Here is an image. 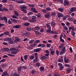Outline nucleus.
I'll list each match as a JSON object with an SVG mask.
<instances>
[{
  "instance_id": "23",
  "label": "nucleus",
  "mask_w": 76,
  "mask_h": 76,
  "mask_svg": "<svg viewBox=\"0 0 76 76\" xmlns=\"http://www.w3.org/2000/svg\"><path fill=\"white\" fill-rule=\"evenodd\" d=\"M51 26H56V23L54 20H52L51 23Z\"/></svg>"
},
{
  "instance_id": "24",
  "label": "nucleus",
  "mask_w": 76,
  "mask_h": 76,
  "mask_svg": "<svg viewBox=\"0 0 76 76\" xmlns=\"http://www.w3.org/2000/svg\"><path fill=\"white\" fill-rule=\"evenodd\" d=\"M46 26L47 28H48V29H51V26L50 24V23H47L46 24Z\"/></svg>"
},
{
  "instance_id": "33",
  "label": "nucleus",
  "mask_w": 76,
  "mask_h": 76,
  "mask_svg": "<svg viewBox=\"0 0 76 76\" xmlns=\"http://www.w3.org/2000/svg\"><path fill=\"white\" fill-rule=\"evenodd\" d=\"M28 6L29 7H35V5H34V4H28Z\"/></svg>"
},
{
  "instance_id": "13",
  "label": "nucleus",
  "mask_w": 76,
  "mask_h": 76,
  "mask_svg": "<svg viewBox=\"0 0 76 76\" xmlns=\"http://www.w3.org/2000/svg\"><path fill=\"white\" fill-rule=\"evenodd\" d=\"M10 19L11 21H12V22L14 23H18V20H17L13 19L12 18H10Z\"/></svg>"
},
{
  "instance_id": "22",
  "label": "nucleus",
  "mask_w": 76,
  "mask_h": 76,
  "mask_svg": "<svg viewBox=\"0 0 76 76\" xmlns=\"http://www.w3.org/2000/svg\"><path fill=\"white\" fill-rule=\"evenodd\" d=\"M8 42L9 44H15V42L11 40L10 39L9 40Z\"/></svg>"
},
{
  "instance_id": "56",
  "label": "nucleus",
  "mask_w": 76,
  "mask_h": 76,
  "mask_svg": "<svg viewBox=\"0 0 76 76\" xmlns=\"http://www.w3.org/2000/svg\"><path fill=\"white\" fill-rule=\"evenodd\" d=\"M65 67H71L70 65L67 64H65Z\"/></svg>"
},
{
  "instance_id": "50",
  "label": "nucleus",
  "mask_w": 76,
  "mask_h": 76,
  "mask_svg": "<svg viewBox=\"0 0 76 76\" xmlns=\"http://www.w3.org/2000/svg\"><path fill=\"white\" fill-rule=\"evenodd\" d=\"M56 53L57 56H58V55L60 54L59 53V51H58V50H56Z\"/></svg>"
},
{
  "instance_id": "6",
  "label": "nucleus",
  "mask_w": 76,
  "mask_h": 76,
  "mask_svg": "<svg viewBox=\"0 0 76 76\" xmlns=\"http://www.w3.org/2000/svg\"><path fill=\"white\" fill-rule=\"evenodd\" d=\"M20 8L21 10L23 11V12H25L26 11V6L25 5H22L20 7Z\"/></svg>"
},
{
  "instance_id": "9",
  "label": "nucleus",
  "mask_w": 76,
  "mask_h": 76,
  "mask_svg": "<svg viewBox=\"0 0 76 76\" xmlns=\"http://www.w3.org/2000/svg\"><path fill=\"white\" fill-rule=\"evenodd\" d=\"M9 49L8 48H2L1 49V51L3 53V52H6V51H9Z\"/></svg>"
},
{
  "instance_id": "62",
  "label": "nucleus",
  "mask_w": 76,
  "mask_h": 76,
  "mask_svg": "<svg viewBox=\"0 0 76 76\" xmlns=\"http://www.w3.org/2000/svg\"><path fill=\"white\" fill-rule=\"evenodd\" d=\"M44 29L43 28H42L40 30V32L42 33L44 32Z\"/></svg>"
},
{
  "instance_id": "1",
  "label": "nucleus",
  "mask_w": 76,
  "mask_h": 76,
  "mask_svg": "<svg viewBox=\"0 0 76 76\" xmlns=\"http://www.w3.org/2000/svg\"><path fill=\"white\" fill-rule=\"evenodd\" d=\"M34 58H35L33 60L34 63H37L39 61V59L38 58V54L37 53H35L33 54Z\"/></svg>"
},
{
  "instance_id": "32",
  "label": "nucleus",
  "mask_w": 76,
  "mask_h": 76,
  "mask_svg": "<svg viewBox=\"0 0 76 76\" xmlns=\"http://www.w3.org/2000/svg\"><path fill=\"white\" fill-rule=\"evenodd\" d=\"M28 35V33H24V32L22 34V36L24 37L25 36H27Z\"/></svg>"
},
{
  "instance_id": "17",
  "label": "nucleus",
  "mask_w": 76,
  "mask_h": 76,
  "mask_svg": "<svg viewBox=\"0 0 76 76\" xmlns=\"http://www.w3.org/2000/svg\"><path fill=\"white\" fill-rule=\"evenodd\" d=\"M22 66H20L18 67V74H20V72H21V71L22 70Z\"/></svg>"
},
{
  "instance_id": "64",
  "label": "nucleus",
  "mask_w": 76,
  "mask_h": 76,
  "mask_svg": "<svg viewBox=\"0 0 76 76\" xmlns=\"http://www.w3.org/2000/svg\"><path fill=\"white\" fill-rule=\"evenodd\" d=\"M56 12H52L51 15H52L53 16L56 15Z\"/></svg>"
},
{
  "instance_id": "39",
  "label": "nucleus",
  "mask_w": 76,
  "mask_h": 76,
  "mask_svg": "<svg viewBox=\"0 0 76 76\" xmlns=\"http://www.w3.org/2000/svg\"><path fill=\"white\" fill-rule=\"evenodd\" d=\"M29 58H30V60H33L34 59V57L33 55V56H30L29 57Z\"/></svg>"
},
{
  "instance_id": "16",
  "label": "nucleus",
  "mask_w": 76,
  "mask_h": 76,
  "mask_svg": "<svg viewBox=\"0 0 76 76\" xmlns=\"http://www.w3.org/2000/svg\"><path fill=\"white\" fill-rule=\"evenodd\" d=\"M58 65L60 67L59 68L60 70H62L64 67V66L62 64L58 63Z\"/></svg>"
},
{
  "instance_id": "61",
  "label": "nucleus",
  "mask_w": 76,
  "mask_h": 76,
  "mask_svg": "<svg viewBox=\"0 0 76 76\" xmlns=\"http://www.w3.org/2000/svg\"><path fill=\"white\" fill-rule=\"evenodd\" d=\"M57 37H58V36H57V35H55L54 36H53V38L54 39H56V38H57Z\"/></svg>"
},
{
  "instance_id": "63",
  "label": "nucleus",
  "mask_w": 76,
  "mask_h": 76,
  "mask_svg": "<svg viewBox=\"0 0 76 76\" xmlns=\"http://www.w3.org/2000/svg\"><path fill=\"white\" fill-rule=\"evenodd\" d=\"M64 30H68V28L66 26H65L64 27Z\"/></svg>"
},
{
  "instance_id": "58",
  "label": "nucleus",
  "mask_w": 76,
  "mask_h": 76,
  "mask_svg": "<svg viewBox=\"0 0 76 76\" xmlns=\"http://www.w3.org/2000/svg\"><path fill=\"white\" fill-rule=\"evenodd\" d=\"M42 11L43 13H46L47 12V10H41Z\"/></svg>"
},
{
  "instance_id": "10",
  "label": "nucleus",
  "mask_w": 76,
  "mask_h": 76,
  "mask_svg": "<svg viewBox=\"0 0 76 76\" xmlns=\"http://www.w3.org/2000/svg\"><path fill=\"white\" fill-rule=\"evenodd\" d=\"M42 50V49L41 48H39L34 49V51L35 53L40 52V51Z\"/></svg>"
},
{
  "instance_id": "55",
  "label": "nucleus",
  "mask_w": 76,
  "mask_h": 76,
  "mask_svg": "<svg viewBox=\"0 0 76 76\" xmlns=\"http://www.w3.org/2000/svg\"><path fill=\"white\" fill-rule=\"evenodd\" d=\"M7 65H8V64H2V66L3 67H5V66H7Z\"/></svg>"
},
{
  "instance_id": "45",
  "label": "nucleus",
  "mask_w": 76,
  "mask_h": 76,
  "mask_svg": "<svg viewBox=\"0 0 76 76\" xmlns=\"http://www.w3.org/2000/svg\"><path fill=\"white\" fill-rule=\"evenodd\" d=\"M12 18H13V19H18V18L17 17L16 15H13L12 16Z\"/></svg>"
},
{
  "instance_id": "3",
  "label": "nucleus",
  "mask_w": 76,
  "mask_h": 76,
  "mask_svg": "<svg viewBox=\"0 0 76 76\" xmlns=\"http://www.w3.org/2000/svg\"><path fill=\"white\" fill-rule=\"evenodd\" d=\"M66 52V48L65 47L62 49L61 51H60V55L62 56L63 54H64Z\"/></svg>"
},
{
  "instance_id": "37",
  "label": "nucleus",
  "mask_w": 76,
  "mask_h": 76,
  "mask_svg": "<svg viewBox=\"0 0 76 76\" xmlns=\"http://www.w3.org/2000/svg\"><path fill=\"white\" fill-rule=\"evenodd\" d=\"M34 42V40L32 39L29 41V44H33Z\"/></svg>"
},
{
  "instance_id": "29",
  "label": "nucleus",
  "mask_w": 76,
  "mask_h": 76,
  "mask_svg": "<svg viewBox=\"0 0 76 76\" xmlns=\"http://www.w3.org/2000/svg\"><path fill=\"white\" fill-rule=\"evenodd\" d=\"M58 62H60V63H63V59L61 58H59L58 60Z\"/></svg>"
},
{
  "instance_id": "27",
  "label": "nucleus",
  "mask_w": 76,
  "mask_h": 76,
  "mask_svg": "<svg viewBox=\"0 0 76 76\" xmlns=\"http://www.w3.org/2000/svg\"><path fill=\"white\" fill-rule=\"evenodd\" d=\"M46 58L47 57L45 56H41V59L43 60H45Z\"/></svg>"
},
{
  "instance_id": "28",
  "label": "nucleus",
  "mask_w": 76,
  "mask_h": 76,
  "mask_svg": "<svg viewBox=\"0 0 76 76\" xmlns=\"http://www.w3.org/2000/svg\"><path fill=\"white\" fill-rule=\"evenodd\" d=\"M51 28H48V29L46 30V33H49V34H51Z\"/></svg>"
},
{
  "instance_id": "34",
  "label": "nucleus",
  "mask_w": 76,
  "mask_h": 76,
  "mask_svg": "<svg viewBox=\"0 0 76 76\" xmlns=\"http://www.w3.org/2000/svg\"><path fill=\"white\" fill-rule=\"evenodd\" d=\"M14 14L16 15V16H19V13L16 11H14Z\"/></svg>"
},
{
  "instance_id": "51",
  "label": "nucleus",
  "mask_w": 76,
  "mask_h": 76,
  "mask_svg": "<svg viewBox=\"0 0 76 76\" xmlns=\"http://www.w3.org/2000/svg\"><path fill=\"white\" fill-rule=\"evenodd\" d=\"M8 23L9 25H11L12 23V22L10 20H9L8 21Z\"/></svg>"
},
{
  "instance_id": "57",
  "label": "nucleus",
  "mask_w": 76,
  "mask_h": 76,
  "mask_svg": "<svg viewBox=\"0 0 76 76\" xmlns=\"http://www.w3.org/2000/svg\"><path fill=\"white\" fill-rule=\"evenodd\" d=\"M28 22H30V23H32V22H34L33 20H32L31 19H28Z\"/></svg>"
},
{
  "instance_id": "14",
  "label": "nucleus",
  "mask_w": 76,
  "mask_h": 76,
  "mask_svg": "<svg viewBox=\"0 0 76 76\" xmlns=\"http://www.w3.org/2000/svg\"><path fill=\"white\" fill-rule=\"evenodd\" d=\"M16 1L18 4H22L23 3H26V2L22 0H17Z\"/></svg>"
},
{
  "instance_id": "44",
  "label": "nucleus",
  "mask_w": 76,
  "mask_h": 76,
  "mask_svg": "<svg viewBox=\"0 0 76 76\" xmlns=\"http://www.w3.org/2000/svg\"><path fill=\"white\" fill-rule=\"evenodd\" d=\"M36 18H37V17L33 15L32 17V19L34 20H35V19H36Z\"/></svg>"
},
{
  "instance_id": "20",
  "label": "nucleus",
  "mask_w": 76,
  "mask_h": 76,
  "mask_svg": "<svg viewBox=\"0 0 76 76\" xmlns=\"http://www.w3.org/2000/svg\"><path fill=\"white\" fill-rule=\"evenodd\" d=\"M30 25V23L28 22H25L23 23V26H29Z\"/></svg>"
},
{
  "instance_id": "31",
  "label": "nucleus",
  "mask_w": 76,
  "mask_h": 76,
  "mask_svg": "<svg viewBox=\"0 0 76 76\" xmlns=\"http://www.w3.org/2000/svg\"><path fill=\"white\" fill-rule=\"evenodd\" d=\"M50 15L49 13H48L45 15V18H48L49 17H50Z\"/></svg>"
},
{
  "instance_id": "30",
  "label": "nucleus",
  "mask_w": 76,
  "mask_h": 76,
  "mask_svg": "<svg viewBox=\"0 0 76 76\" xmlns=\"http://www.w3.org/2000/svg\"><path fill=\"white\" fill-rule=\"evenodd\" d=\"M21 28V25H16L15 26L16 29H19Z\"/></svg>"
},
{
  "instance_id": "26",
  "label": "nucleus",
  "mask_w": 76,
  "mask_h": 76,
  "mask_svg": "<svg viewBox=\"0 0 76 76\" xmlns=\"http://www.w3.org/2000/svg\"><path fill=\"white\" fill-rule=\"evenodd\" d=\"M26 29L27 31H31L32 29L31 27L29 26V27H27L26 28Z\"/></svg>"
},
{
  "instance_id": "7",
  "label": "nucleus",
  "mask_w": 76,
  "mask_h": 76,
  "mask_svg": "<svg viewBox=\"0 0 76 76\" xmlns=\"http://www.w3.org/2000/svg\"><path fill=\"white\" fill-rule=\"evenodd\" d=\"M75 11H76V7H73L70 9V11H69V13H72V12H75Z\"/></svg>"
},
{
  "instance_id": "8",
  "label": "nucleus",
  "mask_w": 76,
  "mask_h": 76,
  "mask_svg": "<svg viewBox=\"0 0 76 76\" xmlns=\"http://www.w3.org/2000/svg\"><path fill=\"white\" fill-rule=\"evenodd\" d=\"M15 40L14 41L15 43H17L18 42H19L20 41V39L18 37H15Z\"/></svg>"
},
{
  "instance_id": "36",
  "label": "nucleus",
  "mask_w": 76,
  "mask_h": 76,
  "mask_svg": "<svg viewBox=\"0 0 76 76\" xmlns=\"http://www.w3.org/2000/svg\"><path fill=\"white\" fill-rule=\"evenodd\" d=\"M71 32L72 35L73 36L75 35V31H71Z\"/></svg>"
},
{
  "instance_id": "53",
  "label": "nucleus",
  "mask_w": 76,
  "mask_h": 76,
  "mask_svg": "<svg viewBox=\"0 0 76 76\" xmlns=\"http://www.w3.org/2000/svg\"><path fill=\"white\" fill-rule=\"evenodd\" d=\"M36 66L37 67H39V66H40V64L38 62L36 64Z\"/></svg>"
},
{
  "instance_id": "59",
  "label": "nucleus",
  "mask_w": 76,
  "mask_h": 76,
  "mask_svg": "<svg viewBox=\"0 0 76 76\" xmlns=\"http://www.w3.org/2000/svg\"><path fill=\"white\" fill-rule=\"evenodd\" d=\"M72 31H75V27L73 26H72Z\"/></svg>"
},
{
  "instance_id": "48",
  "label": "nucleus",
  "mask_w": 76,
  "mask_h": 76,
  "mask_svg": "<svg viewBox=\"0 0 76 76\" xmlns=\"http://www.w3.org/2000/svg\"><path fill=\"white\" fill-rule=\"evenodd\" d=\"M31 73L33 75H35L37 73L36 72H35L34 70H33L31 71Z\"/></svg>"
},
{
  "instance_id": "40",
  "label": "nucleus",
  "mask_w": 76,
  "mask_h": 76,
  "mask_svg": "<svg viewBox=\"0 0 76 76\" xmlns=\"http://www.w3.org/2000/svg\"><path fill=\"white\" fill-rule=\"evenodd\" d=\"M8 34H9V32L8 31H5L4 33V34L5 35H7Z\"/></svg>"
},
{
  "instance_id": "41",
  "label": "nucleus",
  "mask_w": 76,
  "mask_h": 76,
  "mask_svg": "<svg viewBox=\"0 0 76 76\" xmlns=\"http://www.w3.org/2000/svg\"><path fill=\"white\" fill-rule=\"evenodd\" d=\"M28 56L27 55H26L24 56V59L25 60H26L28 59Z\"/></svg>"
},
{
  "instance_id": "49",
  "label": "nucleus",
  "mask_w": 76,
  "mask_h": 76,
  "mask_svg": "<svg viewBox=\"0 0 76 76\" xmlns=\"http://www.w3.org/2000/svg\"><path fill=\"white\" fill-rule=\"evenodd\" d=\"M34 42L35 43V44H38V43H39V42H40V40H36Z\"/></svg>"
},
{
  "instance_id": "47",
  "label": "nucleus",
  "mask_w": 76,
  "mask_h": 76,
  "mask_svg": "<svg viewBox=\"0 0 76 76\" xmlns=\"http://www.w3.org/2000/svg\"><path fill=\"white\" fill-rule=\"evenodd\" d=\"M34 32H35V34L36 35H39V33H40L39 32H38V31H36V30L34 31Z\"/></svg>"
},
{
  "instance_id": "38",
  "label": "nucleus",
  "mask_w": 76,
  "mask_h": 76,
  "mask_svg": "<svg viewBox=\"0 0 76 76\" xmlns=\"http://www.w3.org/2000/svg\"><path fill=\"white\" fill-rule=\"evenodd\" d=\"M58 10L61 12H63L64 11V10L63 8H59L58 9Z\"/></svg>"
},
{
  "instance_id": "21",
  "label": "nucleus",
  "mask_w": 76,
  "mask_h": 76,
  "mask_svg": "<svg viewBox=\"0 0 76 76\" xmlns=\"http://www.w3.org/2000/svg\"><path fill=\"white\" fill-rule=\"evenodd\" d=\"M63 34L60 35V39L61 42H62L64 43V40L62 39V37H63Z\"/></svg>"
},
{
  "instance_id": "43",
  "label": "nucleus",
  "mask_w": 76,
  "mask_h": 76,
  "mask_svg": "<svg viewBox=\"0 0 76 76\" xmlns=\"http://www.w3.org/2000/svg\"><path fill=\"white\" fill-rule=\"evenodd\" d=\"M9 10L7 8H2V12H4V11H8Z\"/></svg>"
},
{
  "instance_id": "5",
  "label": "nucleus",
  "mask_w": 76,
  "mask_h": 76,
  "mask_svg": "<svg viewBox=\"0 0 76 76\" xmlns=\"http://www.w3.org/2000/svg\"><path fill=\"white\" fill-rule=\"evenodd\" d=\"M0 20H1V21H3V20H4L6 23H7V19L6 18V17L0 18Z\"/></svg>"
},
{
  "instance_id": "4",
  "label": "nucleus",
  "mask_w": 76,
  "mask_h": 76,
  "mask_svg": "<svg viewBox=\"0 0 76 76\" xmlns=\"http://www.w3.org/2000/svg\"><path fill=\"white\" fill-rule=\"evenodd\" d=\"M50 54L52 56H53L55 54V51L53 49V47H51L50 49Z\"/></svg>"
},
{
  "instance_id": "19",
  "label": "nucleus",
  "mask_w": 76,
  "mask_h": 76,
  "mask_svg": "<svg viewBox=\"0 0 76 76\" xmlns=\"http://www.w3.org/2000/svg\"><path fill=\"white\" fill-rule=\"evenodd\" d=\"M40 70L42 73H44V68L43 66H41L39 68Z\"/></svg>"
},
{
  "instance_id": "12",
  "label": "nucleus",
  "mask_w": 76,
  "mask_h": 76,
  "mask_svg": "<svg viewBox=\"0 0 76 76\" xmlns=\"http://www.w3.org/2000/svg\"><path fill=\"white\" fill-rule=\"evenodd\" d=\"M64 6H68L70 4V3L68 1H67V0H65L64 1Z\"/></svg>"
},
{
  "instance_id": "2",
  "label": "nucleus",
  "mask_w": 76,
  "mask_h": 76,
  "mask_svg": "<svg viewBox=\"0 0 76 76\" xmlns=\"http://www.w3.org/2000/svg\"><path fill=\"white\" fill-rule=\"evenodd\" d=\"M10 50L11 51H13L12 52V54H17L18 52H19V49H16L15 48H10Z\"/></svg>"
},
{
  "instance_id": "15",
  "label": "nucleus",
  "mask_w": 76,
  "mask_h": 76,
  "mask_svg": "<svg viewBox=\"0 0 76 76\" xmlns=\"http://www.w3.org/2000/svg\"><path fill=\"white\" fill-rule=\"evenodd\" d=\"M67 57L66 56H64V60L65 63H69V60L67 59Z\"/></svg>"
},
{
  "instance_id": "25",
  "label": "nucleus",
  "mask_w": 76,
  "mask_h": 76,
  "mask_svg": "<svg viewBox=\"0 0 76 76\" xmlns=\"http://www.w3.org/2000/svg\"><path fill=\"white\" fill-rule=\"evenodd\" d=\"M10 39V38L9 37H7L6 38H5L4 39V41H8Z\"/></svg>"
},
{
  "instance_id": "18",
  "label": "nucleus",
  "mask_w": 76,
  "mask_h": 76,
  "mask_svg": "<svg viewBox=\"0 0 76 76\" xmlns=\"http://www.w3.org/2000/svg\"><path fill=\"white\" fill-rule=\"evenodd\" d=\"M57 15L58 18H63L64 17V15L60 12H58L57 13Z\"/></svg>"
},
{
  "instance_id": "52",
  "label": "nucleus",
  "mask_w": 76,
  "mask_h": 76,
  "mask_svg": "<svg viewBox=\"0 0 76 76\" xmlns=\"http://www.w3.org/2000/svg\"><path fill=\"white\" fill-rule=\"evenodd\" d=\"M32 14H33L32 12H29L28 13L27 15L28 16H29L30 15H31Z\"/></svg>"
},
{
  "instance_id": "60",
  "label": "nucleus",
  "mask_w": 76,
  "mask_h": 76,
  "mask_svg": "<svg viewBox=\"0 0 76 76\" xmlns=\"http://www.w3.org/2000/svg\"><path fill=\"white\" fill-rule=\"evenodd\" d=\"M22 68L23 69H25V70L26 69H27V66H22Z\"/></svg>"
},
{
  "instance_id": "46",
  "label": "nucleus",
  "mask_w": 76,
  "mask_h": 76,
  "mask_svg": "<svg viewBox=\"0 0 76 76\" xmlns=\"http://www.w3.org/2000/svg\"><path fill=\"white\" fill-rule=\"evenodd\" d=\"M28 19V18L27 17H25L23 18V20H27Z\"/></svg>"
},
{
  "instance_id": "11",
  "label": "nucleus",
  "mask_w": 76,
  "mask_h": 76,
  "mask_svg": "<svg viewBox=\"0 0 76 76\" xmlns=\"http://www.w3.org/2000/svg\"><path fill=\"white\" fill-rule=\"evenodd\" d=\"M41 29V27L39 26H36L33 28L34 31H39Z\"/></svg>"
},
{
  "instance_id": "35",
  "label": "nucleus",
  "mask_w": 76,
  "mask_h": 76,
  "mask_svg": "<svg viewBox=\"0 0 76 76\" xmlns=\"http://www.w3.org/2000/svg\"><path fill=\"white\" fill-rule=\"evenodd\" d=\"M66 70L67 73H70L71 72V69L69 68H68L66 69Z\"/></svg>"
},
{
  "instance_id": "42",
  "label": "nucleus",
  "mask_w": 76,
  "mask_h": 76,
  "mask_svg": "<svg viewBox=\"0 0 76 76\" xmlns=\"http://www.w3.org/2000/svg\"><path fill=\"white\" fill-rule=\"evenodd\" d=\"M13 75L14 76H19L20 75V74H18L16 72H15V73H14Z\"/></svg>"
},
{
  "instance_id": "54",
  "label": "nucleus",
  "mask_w": 76,
  "mask_h": 76,
  "mask_svg": "<svg viewBox=\"0 0 76 76\" xmlns=\"http://www.w3.org/2000/svg\"><path fill=\"white\" fill-rule=\"evenodd\" d=\"M46 10L49 12L51 10V9L50 8L47 7L46 8Z\"/></svg>"
}]
</instances>
